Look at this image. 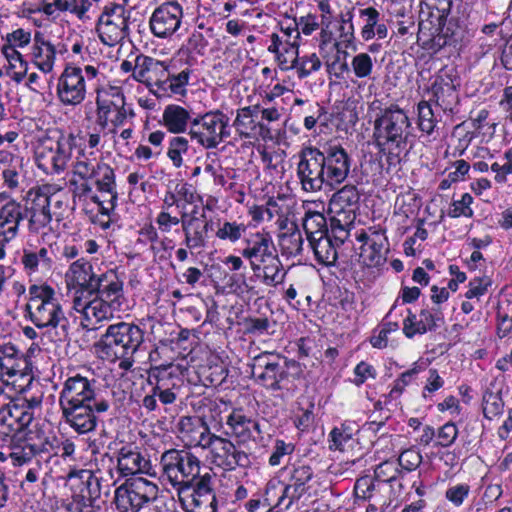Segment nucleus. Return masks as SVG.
I'll return each instance as SVG.
<instances>
[{
    "mask_svg": "<svg viewBox=\"0 0 512 512\" xmlns=\"http://www.w3.org/2000/svg\"><path fill=\"white\" fill-rule=\"evenodd\" d=\"M351 158L337 143L306 146L299 152L297 177L305 192L335 190L350 173Z\"/></svg>",
    "mask_w": 512,
    "mask_h": 512,
    "instance_id": "obj_1",
    "label": "nucleus"
},
{
    "mask_svg": "<svg viewBox=\"0 0 512 512\" xmlns=\"http://www.w3.org/2000/svg\"><path fill=\"white\" fill-rule=\"evenodd\" d=\"M123 280L116 268L98 273L92 288L80 293L75 301V312L80 315L84 329L94 330L103 321H109L125 302Z\"/></svg>",
    "mask_w": 512,
    "mask_h": 512,
    "instance_id": "obj_2",
    "label": "nucleus"
},
{
    "mask_svg": "<svg viewBox=\"0 0 512 512\" xmlns=\"http://www.w3.org/2000/svg\"><path fill=\"white\" fill-rule=\"evenodd\" d=\"M373 138L379 152L388 155L390 161L399 160L413 145L407 113L396 104L381 109L374 121Z\"/></svg>",
    "mask_w": 512,
    "mask_h": 512,
    "instance_id": "obj_3",
    "label": "nucleus"
},
{
    "mask_svg": "<svg viewBox=\"0 0 512 512\" xmlns=\"http://www.w3.org/2000/svg\"><path fill=\"white\" fill-rule=\"evenodd\" d=\"M26 311L29 320L39 329H54L60 340L69 336V320L66 317L61 296L46 284H33L28 289Z\"/></svg>",
    "mask_w": 512,
    "mask_h": 512,
    "instance_id": "obj_4",
    "label": "nucleus"
},
{
    "mask_svg": "<svg viewBox=\"0 0 512 512\" xmlns=\"http://www.w3.org/2000/svg\"><path fill=\"white\" fill-rule=\"evenodd\" d=\"M144 341V331L130 322H118L109 325L96 344L103 359L119 360V368L129 370L134 364V354Z\"/></svg>",
    "mask_w": 512,
    "mask_h": 512,
    "instance_id": "obj_5",
    "label": "nucleus"
},
{
    "mask_svg": "<svg viewBox=\"0 0 512 512\" xmlns=\"http://www.w3.org/2000/svg\"><path fill=\"white\" fill-rule=\"evenodd\" d=\"M74 161H71L74 176L79 177L81 182H88L95 192L105 195L109 194V200L104 202V210L111 211L115 199L116 176L114 169L107 163L98 160L95 151H88L86 147L77 146Z\"/></svg>",
    "mask_w": 512,
    "mask_h": 512,
    "instance_id": "obj_6",
    "label": "nucleus"
},
{
    "mask_svg": "<svg viewBox=\"0 0 512 512\" xmlns=\"http://www.w3.org/2000/svg\"><path fill=\"white\" fill-rule=\"evenodd\" d=\"M95 93L96 124L101 129H108L111 135H115L117 129L135 117L134 110L126 103V97L120 86L98 85Z\"/></svg>",
    "mask_w": 512,
    "mask_h": 512,
    "instance_id": "obj_7",
    "label": "nucleus"
},
{
    "mask_svg": "<svg viewBox=\"0 0 512 512\" xmlns=\"http://www.w3.org/2000/svg\"><path fill=\"white\" fill-rule=\"evenodd\" d=\"M76 147L74 134L54 131L39 139L34 152L36 165L46 174L59 175L69 167Z\"/></svg>",
    "mask_w": 512,
    "mask_h": 512,
    "instance_id": "obj_8",
    "label": "nucleus"
},
{
    "mask_svg": "<svg viewBox=\"0 0 512 512\" xmlns=\"http://www.w3.org/2000/svg\"><path fill=\"white\" fill-rule=\"evenodd\" d=\"M163 477L180 493L199 479L200 461L192 453L185 450L171 449L165 451L160 460Z\"/></svg>",
    "mask_w": 512,
    "mask_h": 512,
    "instance_id": "obj_9",
    "label": "nucleus"
},
{
    "mask_svg": "<svg viewBox=\"0 0 512 512\" xmlns=\"http://www.w3.org/2000/svg\"><path fill=\"white\" fill-rule=\"evenodd\" d=\"M230 119L221 110L200 114L191 121L189 136L205 149H214L230 136Z\"/></svg>",
    "mask_w": 512,
    "mask_h": 512,
    "instance_id": "obj_10",
    "label": "nucleus"
},
{
    "mask_svg": "<svg viewBox=\"0 0 512 512\" xmlns=\"http://www.w3.org/2000/svg\"><path fill=\"white\" fill-rule=\"evenodd\" d=\"M158 486L144 478L127 479L114 491V504L118 512H139L158 498Z\"/></svg>",
    "mask_w": 512,
    "mask_h": 512,
    "instance_id": "obj_11",
    "label": "nucleus"
},
{
    "mask_svg": "<svg viewBox=\"0 0 512 512\" xmlns=\"http://www.w3.org/2000/svg\"><path fill=\"white\" fill-rule=\"evenodd\" d=\"M41 397L9 398L0 406V436L14 438L34 419V410L41 405Z\"/></svg>",
    "mask_w": 512,
    "mask_h": 512,
    "instance_id": "obj_12",
    "label": "nucleus"
},
{
    "mask_svg": "<svg viewBox=\"0 0 512 512\" xmlns=\"http://www.w3.org/2000/svg\"><path fill=\"white\" fill-rule=\"evenodd\" d=\"M0 378L20 393L25 392L33 381L30 361L11 343L2 344L0 350Z\"/></svg>",
    "mask_w": 512,
    "mask_h": 512,
    "instance_id": "obj_13",
    "label": "nucleus"
},
{
    "mask_svg": "<svg viewBox=\"0 0 512 512\" xmlns=\"http://www.w3.org/2000/svg\"><path fill=\"white\" fill-rule=\"evenodd\" d=\"M360 194L355 185H344L333 193L329 201V211L333 214L332 229L339 231L336 238L343 242L348 236V228L356 218Z\"/></svg>",
    "mask_w": 512,
    "mask_h": 512,
    "instance_id": "obj_14",
    "label": "nucleus"
},
{
    "mask_svg": "<svg viewBox=\"0 0 512 512\" xmlns=\"http://www.w3.org/2000/svg\"><path fill=\"white\" fill-rule=\"evenodd\" d=\"M129 16L130 12L121 4L106 5L96 26L101 42L110 47L120 44L129 33Z\"/></svg>",
    "mask_w": 512,
    "mask_h": 512,
    "instance_id": "obj_15",
    "label": "nucleus"
},
{
    "mask_svg": "<svg viewBox=\"0 0 512 512\" xmlns=\"http://www.w3.org/2000/svg\"><path fill=\"white\" fill-rule=\"evenodd\" d=\"M184 8L179 0H167L159 4L148 21L151 34L161 40L171 39L182 25Z\"/></svg>",
    "mask_w": 512,
    "mask_h": 512,
    "instance_id": "obj_16",
    "label": "nucleus"
},
{
    "mask_svg": "<svg viewBox=\"0 0 512 512\" xmlns=\"http://www.w3.org/2000/svg\"><path fill=\"white\" fill-rule=\"evenodd\" d=\"M355 238L360 243L359 257L365 266L379 267L386 262L389 242L384 228L372 226L361 229Z\"/></svg>",
    "mask_w": 512,
    "mask_h": 512,
    "instance_id": "obj_17",
    "label": "nucleus"
},
{
    "mask_svg": "<svg viewBox=\"0 0 512 512\" xmlns=\"http://www.w3.org/2000/svg\"><path fill=\"white\" fill-rule=\"evenodd\" d=\"M251 370L259 384L273 391L280 390L281 382L288 376L286 359L272 352H263L255 356Z\"/></svg>",
    "mask_w": 512,
    "mask_h": 512,
    "instance_id": "obj_18",
    "label": "nucleus"
},
{
    "mask_svg": "<svg viewBox=\"0 0 512 512\" xmlns=\"http://www.w3.org/2000/svg\"><path fill=\"white\" fill-rule=\"evenodd\" d=\"M86 94V81L82 68L73 64L66 65L58 78L56 87L59 102L64 106L75 107L85 100Z\"/></svg>",
    "mask_w": 512,
    "mask_h": 512,
    "instance_id": "obj_19",
    "label": "nucleus"
},
{
    "mask_svg": "<svg viewBox=\"0 0 512 512\" xmlns=\"http://www.w3.org/2000/svg\"><path fill=\"white\" fill-rule=\"evenodd\" d=\"M203 449H208L212 462L224 470L246 467L250 463L248 454L238 449L228 438L211 434Z\"/></svg>",
    "mask_w": 512,
    "mask_h": 512,
    "instance_id": "obj_20",
    "label": "nucleus"
},
{
    "mask_svg": "<svg viewBox=\"0 0 512 512\" xmlns=\"http://www.w3.org/2000/svg\"><path fill=\"white\" fill-rule=\"evenodd\" d=\"M178 496L187 512L217 511V500L209 476L200 477L192 486L182 488Z\"/></svg>",
    "mask_w": 512,
    "mask_h": 512,
    "instance_id": "obj_21",
    "label": "nucleus"
},
{
    "mask_svg": "<svg viewBox=\"0 0 512 512\" xmlns=\"http://www.w3.org/2000/svg\"><path fill=\"white\" fill-rule=\"evenodd\" d=\"M20 264L30 279L42 280L52 273L54 261L46 246H35L27 242L22 248Z\"/></svg>",
    "mask_w": 512,
    "mask_h": 512,
    "instance_id": "obj_22",
    "label": "nucleus"
},
{
    "mask_svg": "<svg viewBox=\"0 0 512 512\" xmlns=\"http://www.w3.org/2000/svg\"><path fill=\"white\" fill-rule=\"evenodd\" d=\"M70 185L75 199H78L80 202L93 203L97 205L98 214L94 219V223L98 224L103 230L110 228L118 200L117 188L115 189V199L113 200L112 210L105 211L103 209L105 206L103 201L111 199L109 194L101 195L95 192V190L92 189V185L88 182H78L72 179L70 180Z\"/></svg>",
    "mask_w": 512,
    "mask_h": 512,
    "instance_id": "obj_23",
    "label": "nucleus"
},
{
    "mask_svg": "<svg viewBox=\"0 0 512 512\" xmlns=\"http://www.w3.org/2000/svg\"><path fill=\"white\" fill-rule=\"evenodd\" d=\"M96 380L79 373L68 376L59 393V405L93 403Z\"/></svg>",
    "mask_w": 512,
    "mask_h": 512,
    "instance_id": "obj_24",
    "label": "nucleus"
},
{
    "mask_svg": "<svg viewBox=\"0 0 512 512\" xmlns=\"http://www.w3.org/2000/svg\"><path fill=\"white\" fill-rule=\"evenodd\" d=\"M116 472L120 477L146 474L155 476L156 473L151 462L133 444H126L116 452Z\"/></svg>",
    "mask_w": 512,
    "mask_h": 512,
    "instance_id": "obj_25",
    "label": "nucleus"
},
{
    "mask_svg": "<svg viewBox=\"0 0 512 512\" xmlns=\"http://www.w3.org/2000/svg\"><path fill=\"white\" fill-rule=\"evenodd\" d=\"M181 228L184 245L187 249H201L206 245L208 222L205 220L204 208L195 205L190 212H182Z\"/></svg>",
    "mask_w": 512,
    "mask_h": 512,
    "instance_id": "obj_26",
    "label": "nucleus"
},
{
    "mask_svg": "<svg viewBox=\"0 0 512 512\" xmlns=\"http://www.w3.org/2000/svg\"><path fill=\"white\" fill-rule=\"evenodd\" d=\"M460 81L453 67H444L435 76L431 92L438 106L443 110H452L458 102L457 87Z\"/></svg>",
    "mask_w": 512,
    "mask_h": 512,
    "instance_id": "obj_27",
    "label": "nucleus"
},
{
    "mask_svg": "<svg viewBox=\"0 0 512 512\" xmlns=\"http://www.w3.org/2000/svg\"><path fill=\"white\" fill-rule=\"evenodd\" d=\"M1 187L10 193H19L26 184V171L24 159L9 151H0Z\"/></svg>",
    "mask_w": 512,
    "mask_h": 512,
    "instance_id": "obj_28",
    "label": "nucleus"
},
{
    "mask_svg": "<svg viewBox=\"0 0 512 512\" xmlns=\"http://www.w3.org/2000/svg\"><path fill=\"white\" fill-rule=\"evenodd\" d=\"M281 471L288 476V482L284 487L280 500L289 499L288 506L299 500L309 489L308 483L313 479L314 472L310 465L297 462L287 465Z\"/></svg>",
    "mask_w": 512,
    "mask_h": 512,
    "instance_id": "obj_29",
    "label": "nucleus"
},
{
    "mask_svg": "<svg viewBox=\"0 0 512 512\" xmlns=\"http://www.w3.org/2000/svg\"><path fill=\"white\" fill-rule=\"evenodd\" d=\"M98 273L86 258H78L73 261L65 272V283L68 289H73L72 309L75 311V301L80 293L92 288Z\"/></svg>",
    "mask_w": 512,
    "mask_h": 512,
    "instance_id": "obj_30",
    "label": "nucleus"
},
{
    "mask_svg": "<svg viewBox=\"0 0 512 512\" xmlns=\"http://www.w3.org/2000/svg\"><path fill=\"white\" fill-rule=\"evenodd\" d=\"M225 435L234 438L239 444L256 441L262 433L256 418L247 416L242 409H233L226 418Z\"/></svg>",
    "mask_w": 512,
    "mask_h": 512,
    "instance_id": "obj_31",
    "label": "nucleus"
},
{
    "mask_svg": "<svg viewBox=\"0 0 512 512\" xmlns=\"http://www.w3.org/2000/svg\"><path fill=\"white\" fill-rule=\"evenodd\" d=\"M52 197L48 195L45 188L35 192L29 210V230L32 233L45 235L51 230L52 215L50 211Z\"/></svg>",
    "mask_w": 512,
    "mask_h": 512,
    "instance_id": "obj_32",
    "label": "nucleus"
},
{
    "mask_svg": "<svg viewBox=\"0 0 512 512\" xmlns=\"http://www.w3.org/2000/svg\"><path fill=\"white\" fill-rule=\"evenodd\" d=\"M26 209L16 200H9L0 207V243L8 244L19 234Z\"/></svg>",
    "mask_w": 512,
    "mask_h": 512,
    "instance_id": "obj_33",
    "label": "nucleus"
},
{
    "mask_svg": "<svg viewBox=\"0 0 512 512\" xmlns=\"http://www.w3.org/2000/svg\"><path fill=\"white\" fill-rule=\"evenodd\" d=\"M57 454L54 444L48 438H38L37 440L26 439L19 443H14L11 448L10 457L14 465H23L30 462L35 456L50 457Z\"/></svg>",
    "mask_w": 512,
    "mask_h": 512,
    "instance_id": "obj_34",
    "label": "nucleus"
},
{
    "mask_svg": "<svg viewBox=\"0 0 512 512\" xmlns=\"http://www.w3.org/2000/svg\"><path fill=\"white\" fill-rule=\"evenodd\" d=\"M60 408L65 422L79 434L95 429L97 418L93 413L92 403L67 404Z\"/></svg>",
    "mask_w": 512,
    "mask_h": 512,
    "instance_id": "obj_35",
    "label": "nucleus"
},
{
    "mask_svg": "<svg viewBox=\"0 0 512 512\" xmlns=\"http://www.w3.org/2000/svg\"><path fill=\"white\" fill-rule=\"evenodd\" d=\"M249 265L254 275L266 286L275 287L283 282L286 275L277 251Z\"/></svg>",
    "mask_w": 512,
    "mask_h": 512,
    "instance_id": "obj_36",
    "label": "nucleus"
},
{
    "mask_svg": "<svg viewBox=\"0 0 512 512\" xmlns=\"http://www.w3.org/2000/svg\"><path fill=\"white\" fill-rule=\"evenodd\" d=\"M178 432L185 446L201 448L205 446V442L212 434L200 418L191 416L180 418Z\"/></svg>",
    "mask_w": 512,
    "mask_h": 512,
    "instance_id": "obj_37",
    "label": "nucleus"
},
{
    "mask_svg": "<svg viewBox=\"0 0 512 512\" xmlns=\"http://www.w3.org/2000/svg\"><path fill=\"white\" fill-rule=\"evenodd\" d=\"M440 320V313L433 312L428 308L422 309L419 314L408 309L407 316L403 320V333L407 338L425 334L433 330Z\"/></svg>",
    "mask_w": 512,
    "mask_h": 512,
    "instance_id": "obj_38",
    "label": "nucleus"
},
{
    "mask_svg": "<svg viewBox=\"0 0 512 512\" xmlns=\"http://www.w3.org/2000/svg\"><path fill=\"white\" fill-rule=\"evenodd\" d=\"M275 251L276 248L269 233L255 232L245 239L241 256L251 264Z\"/></svg>",
    "mask_w": 512,
    "mask_h": 512,
    "instance_id": "obj_39",
    "label": "nucleus"
},
{
    "mask_svg": "<svg viewBox=\"0 0 512 512\" xmlns=\"http://www.w3.org/2000/svg\"><path fill=\"white\" fill-rule=\"evenodd\" d=\"M267 51L274 55V60L282 71H290L294 69L296 61L299 57V46L287 41H281L278 35H270V44Z\"/></svg>",
    "mask_w": 512,
    "mask_h": 512,
    "instance_id": "obj_40",
    "label": "nucleus"
},
{
    "mask_svg": "<svg viewBox=\"0 0 512 512\" xmlns=\"http://www.w3.org/2000/svg\"><path fill=\"white\" fill-rule=\"evenodd\" d=\"M259 106H246L239 108L233 121V127L240 138L256 139L262 130L257 121Z\"/></svg>",
    "mask_w": 512,
    "mask_h": 512,
    "instance_id": "obj_41",
    "label": "nucleus"
},
{
    "mask_svg": "<svg viewBox=\"0 0 512 512\" xmlns=\"http://www.w3.org/2000/svg\"><path fill=\"white\" fill-rule=\"evenodd\" d=\"M31 62L44 74L51 73L56 61L54 45L37 33L31 47Z\"/></svg>",
    "mask_w": 512,
    "mask_h": 512,
    "instance_id": "obj_42",
    "label": "nucleus"
},
{
    "mask_svg": "<svg viewBox=\"0 0 512 512\" xmlns=\"http://www.w3.org/2000/svg\"><path fill=\"white\" fill-rule=\"evenodd\" d=\"M191 113L180 105H167L162 113V125L173 134H181L190 129Z\"/></svg>",
    "mask_w": 512,
    "mask_h": 512,
    "instance_id": "obj_43",
    "label": "nucleus"
},
{
    "mask_svg": "<svg viewBox=\"0 0 512 512\" xmlns=\"http://www.w3.org/2000/svg\"><path fill=\"white\" fill-rule=\"evenodd\" d=\"M453 0H422L419 17L421 22L429 21L431 25H444L452 8Z\"/></svg>",
    "mask_w": 512,
    "mask_h": 512,
    "instance_id": "obj_44",
    "label": "nucleus"
},
{
    "mask_svg": "<svg viewBox=\"0 0 512 512\" xmlns=\"http://www.w3.org/2000/svg\"><path fill=\"white\" fill-rule=\"evenodd\" d=\"M335 234L336 244H334L327 234L325 236L320 235L319 238H313L309 242L310 248L313 250L316 260L324 265H333L337 260V248L339 244H343L340 240L336 238L337 235H340L339 231H333Z\"/></svg>",
    "mask_w": 512,
    "mask_h": 512,
    "instance_id": "obj_45",
    "label": "nucleus"
},
{
    "mask_svg": "<svg viewBox=\"0 0 512 512\" xmlns=\"http://www.w3.org/2000/svg\"><path fill=\"white\" fill-rule=\"evenodd\" d=\"M482 411L487 420L498 419L504 411L501 389L491 383L482 396Z\"/></svg>",
    "mask_w": 512,
    "mask_h": 512,
    "instance_id": "obj_46",
    "label": "nucleus"
},
{
    "mask_svg": "<svg viewBox=\"0 0 512 512\" xmlns=\"http://www.w3.org/2000/svg\"><path fill=\"white\" fill-rule=\"evenodd\" d=\"M172 368L173 366L171 364L154 368V375L157 378V382L155 386H153V389L158 401L163 405L172 404L176 400V393L173 391V388L169 387L165 382L166 378L172 376Z\"/></svg>",
    "mask_w": 512,
    "mask_h": 512,
    "instance_id": "obj_47",
    "label": "nucleus"
},
{
    "mask_svg": "<svg viewBox=\"0 0 512 512\" xmlns=\"http://www.w3.org/2000/svg\"><path fill=\"white\" fill-rule=\"evenodd\" d=\"M1 52L8 62L7 74L15 81L20 83L24 80L28 72V62L23 55L16 49L1 47Z\"/></svg>",
    "mask_w": 512,
    "mask_h": 512,
    "instance_id": "obj_48",
    "label": "nucleus"
},
{
    "mask_svg": "<svg viewBox=\"0 0 512 512\" xmlns=\"http://www.w3.org/2000/svg\"><path fill=\"white\" fill-rule=\"evenodd\" d=\"M190 75L191 70L188 68L177 74L172 73L169 69L168 79L166 80V84L163 86V91H161L159 97L171 95L184 96L187 92Z\"/></svg>",
    "mask_w": 512,
    "mask_h": 512,
    "instance_id": "obj_49",
    "label": "nucleus"
},
{
    "mask_svg": "<svg viewBox=\"0 0 512 512\" xmlns=\"http://www.w3.org/2000/svg\"><path fill=\"white\" fill-rule=\"evenodd\" d=\"M278 242L282 255L288 258L297 257L303 251L304 239L301 231L297 228L282 233Z\"/></svg>",
    "mask_w": 512,
    "mask_h": 512,
    "instance_id": "obj_50",
    "label": "nucleus"
},
{
    "mask_svg": "<svg viewBox=\"0 0 512 512\" xmlns=\"http://www.w3.org/2000/svg\"><path fill=\"white\" fill-rule=\"evenodd\" d=\"M246 230L247 226L244 223H239L237 221L219 220L217 222L215 237L221 241L235 244L243 238Z\"/></svg>",
    "mask_w": 512,
    "mask_h": 512,
    "instance_id": "obj_51",
    "label": "nucleus"
},
{
    "mask_svg": "<svg viewBox=\"0 0 512 512\" xmlns=\"http://www.w3.org/2000/svg\"><path fill=\"white\" fill-rule=\"evenodd\" d=\"M395 309L396 305H393L390 311L387 313L381 327L378 330L374 331V334L370 339V343L374 348H386L388 345L389 334L399 329L398 320L392 319Z\"/></svg>",
    "mask_w": 512,
    "mask_h": 512,
    "instance_id": "obj_52",
    "label": "nucleus"
},
{
    "mask_svg": "<svg viewBox=\"0 0 512 512\" xmlns=\"http://www.w3.org/2000/svg\"><path fill=\"white\" fill-rule=\"evenodd\" d=\"M169 69L170 66L167 62L155 59L146 87L157 97L163 91V86L168 79Z\"/></svg>",
    "mask_w": 512,
    "mask_h": 512,
    "instance_id": "obj_53",
    "label": "nucleus"
},
{
    "mask_svg": "<svg viewBox=\"0 0 512 512\" xmlns=\"http://www.w3.org/2000/svg\"><path fill=\"white\" fill-rule=\"evenodd\" d=\"M303 228L308 242L312 240V237L319 238L320 235L325 236L328 234L326 218L320 212L308 211L303 220Z\"/></svg>",
    "mask_w": 512,
    "mask_h": 512,
    "instance_id": "obj_54",
    "label": "nucleus"
},
{
    "mask_svg": "<svg viewBox=\"0 0 512 512\" xmlns=\"http://www.w3.org/2000/svg\"><path fill=\"white\" fill-rule=\"evenodd\" d=\"M190 150L189 140L184 136H174L170 138L167 148V157L175 168H180L184 164V157Z\"/></svg>",
    "mask_w": 512,
    "mask_h": 512,
    "instance_id": "obj_55",
    "label": "nucleus"
},
{
    "mask_svg": "<svg viewBox=\"0 0 512 512\" xmlns=\"http://www.w3.org/2000/svg\"><path fill=\"white\" fill-rule=\"evenodd\" d=\"M358 14L363 23L360 31L361 38L364 41L372 40L375 37L374 29L380 22V12L376 8L369 6L360 8Z\"/></svg>",
    "mask_w": 512,
    "mask_h": 512,
    "instance_id": "obj_56",
    "label": "nucleus"
},
{
    "mask_svg": "<svg viewBox=\"0 0 512 512\" xmlns=\"http://www.w3.org/2000/svg\"><path fill=\"white\" fill-rule=\"evenodd\" d=\"M352 14L348 13L347 17H341V23L339 26V41H335L333 43V48L337 51H340V47L349 49H356L355 46V32H354V24L352 21Z\"/></svg>",
    "mask_w": 512,
    "mask_h": 512,
    "instance_id": "obj_57",
    "label": "nucleus"
},
{
    "mask_svg": "<svg viewBox=\"0 0 512 512\" xmlns=\"http://www.w3.org/2000/svg\"><path fill=\"white\" fill-rule=\"evenodd\" d=\"M355 429L347 423L341 424L339 427H335L330 432V449L344 451L347 447H350L354 441Z\"/></svg>",
    "mask_w": 512,
    "mask_h": 512,
    "instance_id": "obj_58",
    "label": "nucleus"
},
{
    "mask_svg": "<svg viewBox=\"0 0 512 512\" xmlns=\"http://www.w3.org/2000/svg\"><path fill=\"white\" fill-rule=\"evenodd\" d=\"M75 8L74 0H42L39 11L53 20L57 19L61 13L69 12Z\"/></svg>",
    "mask_w": 512,
    "mask_h": 512,
    "instance_id": "obj_59",
    "label": "nucleus"
},
{
    "mask_svg": "<svg viewBox=\"0 0 512 512\" xmlns=\"http://www.w3.org/2000/svg\"><path fill=\"white\" fill-rule=\"evenodd\" d=\"M437 119L429 102L421 101L418 104V127L421 132L431 135L436 126Z\"/></svg>",
    "mask_w": 512,
    "mask_h": 512,
    "instance_id": "obj_60",
    "label": "nucleus"
},
{
    "mask_svg": "<svg viewBox=\"0 0 512 512\" xmlns=\"http://www.w3.org/2000/svg\"><path fill=\"white\" fill-rule=\"evenodd\" d=\"M350 67L357 78H369L373 72V59L368 53L360 52L352 57Z\"/></svg>",
    "mask_w": 512,
    "mask_h": 512,
    "instance_id": "obj_61",
    "label": "nucleus"
},
{
    "mask_svg": "<svg viewBox=\"0 0 512 512\" xmlns=\"http://www.w3.org/2000/svg\"><path fill=\"white\" fill-rule=\"evenodd\" d=\"M294 69L299 79H304L310 76L313 72H317L321 68V61L315 54L304 55L298 57Z\"/></svg>",
    "mask_w": 512,
    "mask_h": 512,
    "instance_id": "obj_62",
    "label": "nucleus"
},
{
    "mask_svg": "<svg viewBox=\"0 0 512 512\" xmlns=\"http://www.w3.org/2000/svg\"><path fill=\"white\" fill-rule=\"evenodd\" d=\"M295 445L292 442H286L283 439H275L273 442L268 464L272 467L278 466L283 462L284 457L293 454Z\"/></svg>",
    "mask_w": 512,
    "mask_h": 512,
    "instance_id": "obj_63",
    "label": "nucleus"
},
{
    "mask_svg": "<svg viewBox=\"0 0 512 512\" xmlns=\"http://www.w3.org/2000/svg\"><path fill=\"white\" fill-rule=\"evenodd\" d=\"M155 58L146 56V55H138L135 59L134 69L132 77L139 83H142L146 86L148 77H150V71L153 67Z\"/></svg>",
    "mask_w": 512,
    "mask_h": 512,
    "instance_id": "obj_64",
    "label": "nucleus"
}]
</instances>
